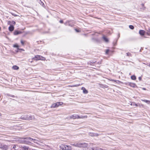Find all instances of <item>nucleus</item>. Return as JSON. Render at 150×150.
Wrapping results in <instances>:
<instances>
[{
	"mask_svg": "<svg viewBox=\"0 0 150 150\" xmlns=\"http://www.w3.org/2000/svg\"><path fill=\"white\" fill-rule=\"evenodd\" d=\"M19 150H30L29 147L27 146H23L21 147Z\"/></svg>",
	"mask_w": 150,
	"mask_h": 150,
	"instance_id": "9d476101",
	"label": "nucleus"
},
{
	"mask_svg": "<svg viewBox=\"0 0 150 150\" xmlns=\"http://www.w3.org/2000/svg\"><path fill=\"white\" fill-rule=\"evenodd\" d=\"M103 40L106 42H108V39L106 38L105 36L103 35L102 37Z\"/></svg>",
	"mask_w": 150,
	"mask_h": 150,
	"instance_id": "4468645a",
	"label": "nucleus"
},
{
	"mask_svg": "<svg viewBox=\"0 0 150 150\" xmlns=\"http://www.w3.org/2000/svg\"><path fill=\"white\" fill-rule=\"evenodd\" d=\"M142 100L144 102L150 104V100Z\"/></svg>",
	"mask_w": 150,
	"mask_h": 150,
	"instance_id": "f3484780",
	"label": "nucleus"
},
{
	"mask_svg": "<svg viewBox=\"0 0 150 150\" xmlns=\"http://www.w3.org/2000/svg\"><path fill=\"white\" fill-rule=\"evenodd\" d=\"M127 56L129 57L132 56V55L130 52H128L126 53Z\"/></svg>",
	"mask_w": 150,
	"mask_h": 150,
	"instance_id": "393cba45",
	"label": "nucleus"
},
{
	"mask_svg": "<svg viewBox=\"0 0 150 150\" xmlns=\"http://www.w3.org/2000/svg\"><path fill=\"white\" fill-rule=\"evenodd\" d=\"M75 30L76 32H81V30H78L77 29H75Z\"/></svg>",
	"mask_w": 150,
	"mask_h": 150,
	"instance_id": "c756f323",
	"label": "nucleus"
},
{
	"mask_svg": "<svg viewBox=\"0 0 150 150\" xmlns=\"http://www.w3.org/2000/svg\"><path fill=\"white\" fill-rule=\"evenodd\" d=\"M131 105H135V106H137L138 105L137 104L135 103H132V104H131Z\"/></svg>",
	"mask_w": 150,
	"mask_h": 150,
	"instance_id": "cd10ccee",
	"label": "nucleus"
},
{
	"mask_svg": "<svg viewBox=\"0 0 150 150\" xmlns=\"http://www.w3.org/2000/svg\"><path fill=\"white\" fill-rule=\"evenodd\" d=\"M14 29V27L11 25H10V26L8 27V30L10 32L13 31Z\"/></svg>",
	"mask_w": 150,
	"mask_h": 150,
	"instance_id": "1a4fd4ad",
	"label": "nucleus"
},
{
	"mask_svg": "<svg viewBox=\"0 0 150 150\" xmlns=\"http://www.w3.org/2000/svg\"><path fill=\"white\" fill-rule=\"evenodd\" d=\"M11 23L13 25H15L16 24V23L14 21H11Z\"/></svg>",
	"mask_w": 150,
	"mask_h": 150,
	"instance_id": "bb28decb",
	"label": "nucleus"
},
{
	"mask_svg": "<svg viewBox=\"0 0 150 150\" xmlns=\"http://www.w3.org/2000/svg\"><path fill=\"white\" fill-rule=\"evenodd\" d=\"M139 105L140 106H143L144 105L142 104H139Z\"/></svg>",
	"mask_w": 150,
	"mask_h": 150,
	"instance_id": "c9c22d12",
	"label": "nucleus"
},
{
	"mask_svg": "<svg viewBox=\"0 0 150 150\" xmlns=\"http://www.w3.org/2000/svg\"><path fill=\"white\" fill-rule=\"evenodd\" d=\"M109 49H107L106 50L105 53L106 54H108L109 52Z\"/></svg>",
	"mask_w": 150,
	"mask_h": 150,
	"instance_id": "c85d7f7f",
	"label": "nucleus"
},
{
	"mask_svg": "<svg viewBox=\"0 0 150 150\" xmlns=\"http://www.w3.org/2000/svg\"><path fill=\"white\" fill-rule=\"evenodd\" d=\"M146 33L147 35H150V28H149L148 29L146 30Z\"/></svg>",
	"mask_w": 150,
	"mask_h": 150,
	"instance_id": "a211bd4d",
	"label": "nucleus"
},
{
	"mask_svg": "<svg viewBox=\"0 0 150 150\" xmlns=\"http://www.w3.org/2000/svg\"><path fill=\"white\" fill-rule=\"evenodd\" d=\"M32 59L35 61H37L38 60L45 61L46 59L45 58L42 56L37 55H35L34 57L32 58Z\"/></svg>",
	"mask_w": 150,
	"mask_h": 150,
	"instance_id": "f03ea898",
	"label": "nucleus"
},
{
	"mask_svg": "<svg viewBox=\"0 0 150 150\" xmlns=\"http://www.w3.org/2000/svg\"><path fill=\"white\" fill-rule=\"evenodd\" d=\"M81 89L83 90V93L84 94H87L88 93V91L86 88L84 87H82L81 88Z\"/></svg>",
	"mask_w": 150,
	"mask_h": 150,
	"instance_id": "9b49d317",
	"label": "nucleus"
},
{
	"mask_svg": "<svg viewBox=\"0 0 150 150\" xmlns=\"http://www.w3.org/2000/svg\"><path fill=\"white\" fill-rule=\"evenodd\" d=\"M148 65L149 66V67H150V64H148Z\"/></svg>",
	"mask_w": 150,
	"mask_h": 150,
	"instance_id": "4c0bfd02",
	"label": "nucleus"
},
{
	"mask_svg": "<svg viewBox=\"0 0 150 150\" xmlns=\"http://www.w3.org/2000/svg\"><path fill=\"white\" fill-rule=\"evenodd\" d=\"M8 146L6 145H4L3 146L2 148L3 149H7L8 148Z\"/></svg>",
	"mask_w": 150,
	"mask_h": 150,
	"instance_id": "4be33fe9",
	"label": "nucleus"
},
{
	"mask_svg": "<svg viewBox=\"0 0 150 150\" xmlns=\"http://www.w3.org/2000/svg\"><path fill=\"white\" fill-rule=\"evenodd\" d=\"M12 15L13 16H18V15H16V14H12Z\"/></svg>",
	"mask_w": 150,
	"mask_h": 150,
	"instance_id": "72a5a7b5",
	"label": "nucleus"
},
{
	"mask_svg": "<svg viewBox=\"0 0 150 150\" xmlns=\"http://www.w3.org/2000/svg\"><path fill=\"white\" fill-rule=\"evenodd\" d=\"M142 89L143 90H146V88H142Z\"/></svg>",
	"mask_w": 150,
	"mask_h": 150,
	"instance_id": "e433bc0d",
	"label": "nucleus"
},
{
	"mask_svg": "<svg viewBox=\"0 0 150 150\" xmlns=\"http://www.w3.org/2000/svg\"><path fill=\"white\" fill-rule=\"evenodd\" d=\"M131 79L132 80H135L136 79V76L134 75L131 76Z\"/></svg>",
	"mask_w": 150,
	"mask_h": 150,
	"instance_id": "aec40b11",
	"label": "nucleus"
},
{
	"mask_svg": "<svg viewBox=\"0 0 150 150\" xmlns=\"http://www.w3.org/2000/svg\"><path fill=\"white\" fill-rule=\"evenodd\" d=\"M139 34L141 36H144V35L145 32L143 30H140L139 32Z\"/></svg>",
	"mask_w": 150,
	"mask_h": 150,
	"instance_id": "f8f14e48",
	"label": "nucleus"
},
{
	"mask_svg": "<svg viewBox=\"0 0 150 150\" xmlns=\"http://www.w3.org/2000/svg\"><path fill=\"white\" fill-rule=\"evenodd\" d=\"M75 146L80 148L87 147L88 146L87 144L86 143H82L80 142H77L73 145Z\"/></svg>",
	"mask_w": 150,
	"mask_h": 150,
	"instance_id": "f257e3e1",
	"label": "nucleus"
},
{
	"mask_svg": "<svg viewBox=\"0 0 150 150\" xmlns=\"http://www.w3.org/2000/svg\"><path fill=\"white\" fill-rule=\"evenodd\" d=\"M16 145L14 144L12 146V147H11V150H16Z\"/></svg>",
	"mask_w": 150,
	"mask_h": 150,
	"instance_id": "2eb2a0df",
	"label": "nucleus"
},
{
	"mask_svg": "<svg viewBox=\"0 0 150 150\" xmlns=\"http://www.w3.org/2000/svg\"><path fill=\"white\" fill-rule=\"evenodd\" d=\"M1 30V27H0V31Z\"/></svg>",
	"mask_w": 150,
	"mask_h": 150,
	"instance_id": "ea45409f",
	"label": "nucleus"
},
{
	"mask_svg": "<svg viewBox=\"0 0 150 150\" xmlns=\"http://www.w3.org/2000/svg\"><path fill=\"white\" fill-rule=\"evenodd\" d=\"M129 28L131 29H133L134 28V27L132 25H130L129 26Z\"/></svg>",
	"mask_w": 150,
	"mask_h": 150,
	"instance_id": "a878e982",
	"label": "nucleus"
},
{
	"mask_svg": "<svg viewBox=\"0 0 150 150\" xmlns=\"http://www.w3.org/2000/svg\"><path fill=\"white\" fill-rule=\"evenodd\" d=\"M59 22L61 23H63V21L62 20H60Z\"/></svg>",
	"mask_w": 150,
	"mask_h": 150,
	"instance_id": "473e14b6",
	"label": "nucleus"
},
{
	"mask_svg": "<svg viewBox=\"0 0 150 150\" xmlns=\"http://www.w3.org/2000/svg\"><path fill=\"white\" fill-rule=\"evenodd\" d=\"M142 8H141L143 10H144L145 9V7L144 6V4H141Z\"/></svg>",
	"mask_w": 150,
	"mask_h": 150,
	"instance_id": "412c9836",
	"label": "nucleus"
},
{
	"mask_svg": "<svg viewBox=\"0 0 150 150\" xmlns=\"http://www.w3.org/2000/svg\"><path fill=\"white\" fill-rule=\"evenodd\" d=\"M12 68L14 70H18L19 69V68L18 66L14 65L12 67Z\"/></svg>",
	"mask_w": 150,
	"mask_h": 150,
	"instance_id": "dca6fc26",
	"label": "nucleus"
},
{
	"mask_svg": "<svg viewBox=\"0 0 150 150\" xmlns=\"http://www.w3.org/2000/svg\"><path fill=\"white\" fill-rule=\"evenodd\" d=\"M22 33V32L20 31L16 30L14 32L13 34L15 35H16L18 34H21Z\"/></svg>",
	"mask_w": 150,
	"mask_h": 150,
	"instance_id": "0eeeda50",
	"label": "nucleus"
},
{
	"mask_svg": "<svg viewBox=\"0 0 150 150\" xmlns=\"http://www.w3.org/2000/svg\"><path fill=\"white\" fill-rule=\"evenodd\" d=\"M27 116L28 115H23L21 116V118L22 120H28Z\"/></svg>",
	"mask_w": 150,
	"mask_h": 150,
	"instance_id": "6e6552de",
	"label": "nucleus"
},
{
	"mask_svg": "<svg viewBox=\"0 0 150 150\" xmlns=\"http://www.w3.org/2000/svg\"><path fill=\"white\" fill-rule=\"evenodd\" d=\"M1 113H0V116H1Z\"/></svg>",
	"mask_w": 150,
	"mask_h": 150,
	"instance_id": "58836bf2",
	"label": "nucleus"
},
{
	"mask_svg": "<svg viewBox=\"0 0 150 150\" xmlns=\"http://www.w3.org/2000/svg\"><path fill=\"white\" fill-rule=\"evenodd\" d=\"M63 104L62 102H57L55 103H54L52 104L51 106V108H55L59 107L60 105H62Z\"/></svg>",
	"mask_w": 150,
	"mask_h": 150,
	"instance_id": "39448f33",
	"label": "nucleus"
},
{
	"mask_svg": "<svg viewBox=\"0 0 150 150\" xmlns=\"http://www.w3.org/2000/svg\"><path fill=\"white\" fill-rule=\"evenodd\" d=\"M25 42V41H23L22 40H21V45L23 46L24 45Z\"/></svg>",
	"mask_w": 150,
	"mask_h": 150,
	"instance_id": "5701e85b",
	"label": "nucleus"
},
{
	"mask_svg": "<svg viewBox=\"0 0 150 150\" xmlns=\"http://www.w3.org/2000/svg\"><path fill=\"white\" fill-rule=\"evenodd\" d=\"M34 60H33L32 59L31 60H30V59H29V61L31 63H32L33 62V61Z\"/></svg>",
	"mask_w": 150,
	"mask_h": 150,
	"instance_id": "f704fd0d",
	"label": "nucleus"
},
{
	"mask_svg": "<svg viewBox=\"0 0 150 150\" xmlns=\"http://www.w3.org/2000/svg\"><path fill=\"white\" fill-rule=\"evenodd\" d=\"M13 47H16V48L18 49H19V46L17 44H14L13 45Z\"/></svg>",
	"mask_w": 150,
	"mask_h": 150,
	"instance_id": "6ab92c4d",
	"label": "nucleus"
},
{
	"mask_svg": "<svg viewBox=\"0 0 150 150\" xmlns=\"http://www.w3.org/2000/svg\"><path fill=\"white\" fill-rule=\"evenodd\" d=\"M11 23L10 21H8L7 22V23L8 24H10V23Z\"/></svg>",
	"mask_w": 150,
	"mask_h": 150,
	"instance_id": "7c9ffc66",
	"label": "nucleus"
},
{
	"mask_svg": "<svg viewBox=\"0 0 150 150\" xmlns=\"http://www.w3.org/2000/svg\"><path fill=\"white\" fill-rule=\"evenodd\" d=\"M61 149L62 150H72V148L70 146L62 144L60 146Z\"/></svg>",
	"mask_w": 150,
	"mask_h": 150,
	"instance_id": "20e7f679",
	"label": "nucleus"
},
{
	"mask_svg": "<svg viewBox=\"0 0 150 150\" xmlns=\"http://www.w3.org/2000/svg\"><path fill=\"white\" fill-rule=\"evenodd\" d=\"M28 119V120H33V119H35V117L34 116H29L28 115L27 118Z\"/></svg>",
	"mask_w": 150,
	"mask_h": 150,
	"instance_id": "ddd939ff",
	"label": "nucleus"
},
{
	"mask_svg": "<svg viewBox=\"0 0 150 150\" xmlns=\"http://www.w3.org/2000/svg\"><path fill=\"white\" fill-rule=\"evenodd\" d=\"M87 117V115H85L84 116H80L74 114L72 115L70 117V119H83L84 118H86Z\"/></svg>",
	"mask_w": 150,
	"mask_h": 150,
	"instance_id": "7ed1b4c3",
	"label": "nucleus"
},
{
	"mask_svg": "<svg viewBox=\"0 0 150 150\" xmlns=\"http://www.w3.org/2000/svg\"><path fill=\"white\" fill-rule=\"evenodd\" d=\"M18 50H21L22 51H24V50L23 49H20L19 48V49H18Z\"/></svg>",
	"mask_w": 150,
	"mask_h": 150,
	"instance_id": "2f4dec72",
	"label": "nucleus"
},
{
	"mask_svg": "<svg viewBox=\"0 0 150 150\" xmlns=\"http://www.w3.org/2000/svg\"><path fill=\"white\" fill-rule=\"evenodd\" d=\"M125 84L126 85H128L130 87L132 88H135L137 87L135 83L132 82H128L127 83H126Z\"/></svg>",
	"mask_w": 150,
	"mask_h": 150,
	"instance_id": "423d86ee",
	"label": "nucleus"
},
{
	"mask_svg": "<svg viewBox=\"0 0 150 150\" xmlns=\"http://www.w3.org/2000/svg\"><path fill=\"white\" fill-rule=\"evenodd\" d=\"M80 85L79 84V85H71V86H68L69 87H76V86H80Z\"/></svg>",
	"mask_w": 150,
	"mask_h": 150,
	"instance_id": "b1692460",
	"label": "nucleus"
}]
</instances>
